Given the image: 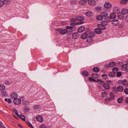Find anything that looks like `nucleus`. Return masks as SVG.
<instances>
[{"label":"nucleus","mask_w":128,"mask_h":128,"mask_svg":"<svg viewBox=\"0 0 128 128\" xmlns=\"http://www.w3.org/2000/svg\"><path fill=\"white\" fill-rule=\"evenodd\" d=\"M88 35V34L87 33L84 32L80 35V38L82 39L85 40L87 38Z\"/></svg>","instance_id":"6"},{"label":"nucleus","mask_w":128,"mask_h":128,"mask_svg":"<svg viewBox=\"0 0 128 128\" xmlns=\"http://www.w3.org/2000/svg\"><path fill=\"white\" fill-rule=\"evenodd\" d=\"M118 70V69L116 67H114L113 68L112 70L114 72L116 73Z\"/></svg>","instance_id":"39"},{"label":"nucleus","mask_w":128,"mask_h":128,"mask_svg":"<svg viewBox=\"0 0 128 128\" xmlns=\"http://www.w3.org/2000/svg\"><path fill=\"white\" fill-rule=\"evenodd\" d=\"M124 92L126 94H128V88H126L124 90Z\"/></svg>","instance_id":"53"},{"label":"nucleus","mask_w":128,"mask_h":128,"mask_svg":"<svg viewBox=\"0 0 128 128\" xmlns=\"http://www.w3.org/2000/svg\"><path fill=\"white\" fill-rule=\"evenodd\" d=\"M36 120L40 122H42L43 121L44 119L42 116L40 115H38L36 116Z\"/></svg>","instance_id":"4"},{"label":"nucleus","mask_w":128,"mask_h":128,"mask_svg":"<svg viewBox=\"0 0 128 128\" xmlns=\"http://www.w3.org/2000/svg\"><path fill=\"white\" fill-rule=\"evenodd\" d=\"M0 126V128H6L5 127Z\"/></svg>","instance_id":"64"},{"label":"nucleus","mask_w":128,"mask_h":128,"mask_svg":"<svg viewBox=\"0 0 128 128\" xmlns=\"http://www.w3.org/2000/svg\"><path fill=\"white\" fill-rule=\"evenodd\" d=\"M70 26H67L66 28V29H68L70 30H75L76 28L74 26H72L70 24Z\"/></svg>","instance_id":"16"},{"label":"nucleus","mask_w":128,"mask_h":128,"mask_svg":"<svg viewBox=\"0 0 128 128\" xmlns=\"http://www.w3.org/2000/svg\"><path fill=\"white\" fill-rule=\"evenodd\" d=\"M18 116L20 118H21L22 120L23 121H25V117L23 116V115L22 114H20L18 115Z\"/></svg>","instance_id":"35"},{"label":"nucleus","mask_w":128,"mask_h":128,"mask_svg":"<svg viewBox=\"0 0 128 128\" xmlns=\"http://www.w3.org/2000/svg\"><path fill=\"white\" fill-rule=\"evenodd\" d=\"M115 74V73L114 72L112 71V72H110L108 74V75L112 77L114 76Z\"/></svg>","instance_id":"36"},{"label":"nucleus","mask_w":128,"mask_h":128,"mask_svg":"<svg viewBox=\"0 0 128 128\" xmlns=\"http://www.w3.org/2000/svg\"><path fill=\"white\" fill-rule=\"evenodd\" d=\"M100 14L102 16V17H106L108 16V13L105 12H102L100 13Z\"/></svg>","instance_id":"25"},{"label":"nucleus","mask_w":128,"mask_h":128,"mask_svg":"<svg viewBox=\"0 0 128 128\" xmlns=\"http://www.w3.org/2000/svg\"><path fill=\"white\" fill-rule=\"evenodd\" d=\"M125 19L126 22H128V14L126 16Z\"/></svg>","instance_id":"59"},{"label":"nucleus","mask_w":128,"mask_h":128,"mask_svg":"<svg viewBox=\"0 0 128 128\" xmlns=\"http://www.w3.org/2000/svg\"><path fill=\"white\" fill-rule=\"evenodd\" d=\"M116 16V15L114 13H111L110 15V18H111L114 19Z\"/></svg>","instance_id":"19"},{"label":"nucleus","mask_w":128,"mask_h":128,"mask_svg":"<svg viewBox=\"0 0 128 128\" xmlns=\"http://www.w3.org/2000/svg\"><path fill=\"white\" fill-rule=\"evenodd\" d=\"M103 85L105 89L106 90H108L110 88V86L108 84H104Z\"/></svg>","instance_id":"29"},{"label":"nucleus","mask_w":128,"mask_h":128,"mask_svg":"<svg viewBox=\"0 0 128 128\" xmlns=\"http://www.w3.org/2000/svg\"><path fill=\"white\" fill-rule=\"evenodd\" d=\"M88 37L94 38L95 37V34L94 32L92 31L90 32L88 34Z\"/></svg>","instance_id":"8"},{"label":"nucleus","mask_w":128,"mask_h":128,"mask_svg":"<svg viewBox=\"0 0 128 128\" xmlns=\"http://www.w3.org/2000/svg\"><path fill=\"white\" fill-rule=\"evenodd\" d=\"M88 0H81L79 1L80 4L82 5L86 4Z\"/></svg>","instance_id":"23"},{"label":"nucleus","mask_w":128,"mask_h":128,"mask_svg":"<svg viewBox=\"0 0 128 128\" xmlns=\"http://www.w3.org/2000/svg\"><path fill=\"white\" fill-rule=\"evenodd\" d=\"M96 19L98 20H102L103 18V17L100 14V15L98 16L96 18Z\"/></svg>","instance_id":"34"},{"label":"nucleus","mask_w":128,"mask_h":128,"mask_svg":"<svg viewBox=\"0 0 128 128\" xmlns=\"http://www.w3.org/2000/svg\"><path fill=\"white\" fill-rule=\"evenodd\" d=\"M92 76L94 78H98L99 77V75L97 74L94 73L92 74Z\"/></svg>","instance_id":"33"},{"label":"nucleus","mask_w":128,"mask_h":128,"mask_svg":"<svg viewBox=\"0 0 128 128\" xmlns=\"http://www.w3.org/2000/svg\"><path fill=\"white\" fill-rule=\"evenodd\" d=\"M1 94L4 96H6L7 95V94L6 92H4L2 93Z\"/></svg>","instance_id":"46"},{"label":"nucleus","mask_w":128,"mask_h":128,"mask_svg":"<svg viewBox=\"0 0 128 128\" xmlns=\"http://www.w3.org/2000/svg\"><path fill=\"white\" fill-rule=\"evenodd\" d=\"M12 110L13 112H14L18 116V112L16 110L14 109H12Z\"/></svg>","instance_id":"56"},{"label":"nucleus","mask_w":128,"mask_h":128,"mask_svg":"<svg viewBox=\"0 0 128 128\" xmlns=\"http://www.w3.org/2000/svg\"><path fill=\"white\" fill-rule=\"evenodd\" d=\"M79 36V34L77 32H76L73 34L72 36V38L73 39H76L78 38Z\"/></svg>","instance_id":"13"},{"label":"nucleus","mask_w":128,"mask_h":128,"mask_svg":"<svg viewBox=\"0 0 128 128\" xmlns=\"http://www.w3.org/2000/svg\"><path fill=\"white\" fill-rule=\"evenodd\" d=\"M102 24H107L108 23L107 21H102L101 22Z\"/></svg>","instance_id":"57"},{"label":"nucleus","mask_w":128,"mask_h":128,"mask_svg":"<svg viewBox=\"0 0 128 128\" xmlns=\"http://www.w3.org/2000/svg\"><path fill=\"white\" fill-rule=\"evenodd\" d=\"M106 82L109 84H110L112 83V82L109 80H107L106 81Z\"/></svg>","instance_id":"60"},{"label":"nucleus","mask_w":128,"mask_h":128,"mask_svg":"<svg viewBox=\"0 0 128 128\" xmlns=\"http://www.w3.org/2000/svg\"><path fill=\"white\" fill-rule=\"evenodd\" d=\"M12 115L13 117H14L17 120L18 119V118L16 116H15L14 114H12Z\"/></svg>","instance_id":"62"},{"label":"nucleus","mask_w":128,"mask_h":128,"mask_svg":"<svg viewBox=\"0 0 128 128\" xmlns=\"http://www.w3.org/2000/svg\"><path fill=\"white\" fill-rule=\"evenodd\" d=\"M40 106L38 105H36L34 106V108L35 109H37L39 108Z\"/></svg>","instance_id":"51"},{"label":"nucleus","mask_w":128,"mask_h":128,"mask_svg":"<svg viewBox=\"0 0 128 128\" xmlns=\"http://www.w3.org/2000/svg\"><path fill=\"white\" fill-rule=\"evenodd\" d=\"M106 26L105 24H98L97 27L102 30L105 29L106 28Z\"/></svg>","instance_id":"10"},{"label":"nucleus","mask_w":128,"mask_h":128,"mask_svg":"<svg viewBox=\"0 0 128 128\" xmlns=\"http://www.w3.org/2000/svg\"><path fill=\"white\" fill-rule=\"evenodd\" d=\"M5 84L7 85H9L10 84V83L9 81L7 80L5 81Z\"/></svg>","instance_id":"52"},{"label":"nucleus","mask_w":128,"mask_h":128,"mask_svg":"<svg viewBox=\"0 0 128 128\" xmlns=\"http://www.w3.org/2000/svg\"><path fill=\"white\" fill-rule=\"evenodd\" d=\"M126 102L128 103V97L126 98Z\"/></svg>","instance_id":"63"},{"label":"nucleus","mask_w":128,"mask_h":128,"mask_svg":"<svg viewBox=\"0 0 128 128\" xmlns=\"http://www.w3.org/2000/svg\"><path fill=\"white\" fill-rule=\"evenodd\" d=\"M116 88L115 87H114L112 88V90L114 91L115 92H116Z\"/></svg>","instance_id":"61"},{"label":"nucleus","mask_w":128,"mask_h":128,"mask_svg":"<svg viewBox=\"0 0 128 128\" xmlns=\"http://www.w3.org/2000/svg\"><path fill=\"white\" fill-rule=\"evenodd\" d=\"M3 2H4V4H9L10 2V0H4Z\"/></svg>","instance_id":"40"},{"label":"nucleus","mask_w":128,"mask_h":128,"mask_svg":"<svg viewBox=\"0 0 128 128\" xmlns=\"http://www.w3.org/2000/svg\"><path fill=\"white\" fill-rule=\"evenodd\" d=\"M58 31L60 32L62 34H65L68 31V30L66 29L62 30L61 29H58Z\"/></svg>","instance_id":"9"},{"label":"nucleus","mask_w":128,"mask_h":128,"mask_svg":"<svg viewBox=\"0 0 128 128\" xmlns=\"http://www.w3.org/2000/svg\"><path fill=\"white\" fill-rule=\"evenodd\" d=\"M92 13L91 12H86L85 14L88 17H90L92 15Z\"/></svg>","instance_id":"28"},{"label":"nucleus","mask_w":128,"mask_h":128,"mask_svg":"<svg viewBox=\"0 0 128 128\" xmlns=\"http://www.w3.org/2000/svg\"><path fill=\"white\" fill-rule=\"evenodd\" d=\"M46 126L44 124H41L39 127V128H46Z\"/></svg>","instance_id":"47"},{"label":"nucleus","mask_w":128,"mask_h":128,"mask_svg":"<svg viewBox=\"0 0 128 128\" xmlns=\"http://www.w3.org/2000/svg\"><path fill=\"white\" fill-rule=\"evenodd\" d=\"M108 94L107 92H102V98H105L107 96Z\"/></svg>","instance_id":"24"},{"label":"nucleus","mask_w":128,"mask_h":128,"mask_svg":"<svg viewBox=\"0 0 128 128\" xmlns=\"http://www.w3.org/2000/svg\"><path fill=\"white\" fill-rule=\"evenodd\" d=\"M117 89L118 92H122L123 90V88L121 86H118L117 88Z\"/></svg>","instance_id":"22"},{"label":"nucleus","mask_w":128,"mask_h":128,"mask_svg":"<svg viewBox=\"0 0 128 128\" xmlns=\"http://www.w3.org/2000/svg\"><path fill=\"white\" fill-rule=\"evenodd\" d=\"M24 110L26 112H27L29 111L30 108L28 107H25L24 109Z\"/></svg>","instance_id":"50"},{"label":"nucleus","mask_w":128,"mask_h":128,"mask_svg":"<svg viewBox=\"0 0 128 128\" xmlns=\"http://www.w3.org/2000/svg\"><path fill=\"white\" fill-rule=\"evenodd\" d=\"M10 96L11 97L14 99H15L17 98L18 96L17 94L15 92H12V93Z\"/></svg>","instance_id":"5"},{"label":"nucleus","mask_w":128,"mask_h":128,"mask_svg":"<svg viewBox=\"0 0 128 128\" xmlns=\"http://www.w3.org/2000/svg\"><path fill=\"white\" fill-rule=\"evenodd\" d=\"M94 31L96 34H101L102 32V30L97 27L94 29Z\"/></svg>","instance_id":"7"},{"label":"nucleus","mask_w":128,"mask_h":128,"mask_svg":"<svg viewBox=\"0 0 128 128\" xmlns=\"http://www.w3.org/2000/svg\"><path fill=\"white\" fill-rule=\"evenodd\" d=\"M26 124L29 126L31 128H33V126H32V125L29 122H26Z\"/></svg>","instance_id":"55"},{"label":"nucleus","mask_w":128,"mask_h":128,"mask_svg":"<svg viewBox=\"0 0 128 128\" xmlns=\"http://www.w3.org/2000/svg\"><path fill=\"white\" fill-rule=\"evenodd\" d=\"M122 74V72H118L117 73V76L118 77H120Z\"/></svg>","instance_id":"49"},{"label":"nucleus","mask_w":128,"mask_h":128,"mask_svg":"<svg viewBox=\"0 0 128 128\" xmlns=\"http://www.w3.org/2000/svg\"><path fill=\"white\" fill-rule=\"evenodd\" d=\"M110 97L106 98L105 100L106 102L108 103L109 101L114 100L115 98V95L114 93L111 92L109 94Z\"/></svg>","instance_id":"2"},{"label":"nucleus","mask_w":128,"mask_h":128,"mask_svg":"<svg viewBox=\"0 0 128 128\" xmlns=\"http://www.w3.org/2000/svg\"><path fill=\"white\" fill-rule=\"evenodd\" d=\"M6 88L5 86L3 84H0V91L4 90Z\"/></svg>","instance_id":"26"},{"label":"nucleus","mask_w":128,"mask_h":128,"mask_svg":"<svg viewBox=\"0 0 128 128\" xmlns=\"http://www.w3.org/2000/svg\"><path fill=\"white\" fill-rule=\"evenodd\" d=\"M123 100L122 97H120L118 99V103H120L122 102Z\"/></svg>","instance_id":"42"},{"label":"nucleus","mask_w":128,"mask_h":128,"mask_svg":"<svg viewBox=\"0 0 128 128\" xmlns=\"http://www.w3.org/2000/svg\"><path fill=\"white\" fill-rule=\"evenodd\" d=\"M76 22V20L74 18H72L70 21V22Z\"/></svg>","instance_id":"44"},{"label":"nucleus","mask_w":128,"mask_h":128,"mask_svg":"<svg viewBox=\"0 0 128 128\" xmlns=\"http://www.w3.org/2000/svg\"><path fill=\"white\" fill-rule=\"evenodd\" d=\"M112 24H117L119 23V22L118 20L116 19H114L112 20L111 21Z\"/></svg>","instance_id":"31"},{"label":"nucleus","mask_w":128,"mask_h":128,"mask_svg":"<svg viewBox=\"0 0 128 128\" xmlns=\"http://www.w3.org/2000/svg\"><path fill=\"white\" fill-rule=\"evenodd\" d=\"M90 82L94 81L96 82V80L94 78L91 77H89L88 78Z\"/></svg>","instance_id":"43"},{"label":"nucleus","mask_w":128,"mask_h":128,"mask_svg":"<svg viewBox=\"0 0 128 128\" xmlns=\"http://www.w3.org/2000/svg\"><path fill=\"white\" fill-rule=\"evenodd\" d=\"M96 82L98 84H103L104 83V82L103 81L100 79L97 80H96Z\"/></svg>","instance_id":"32"},{"label":"nucleus","mask_w":128,"mask_h":128,"mask_svg":"<svg viewBox=\"0 0 128 128\" xmlns=\"http://www.w3.org/2000/svg\"><path fill=\"white\" fill-rule=\"evenodd\" d=\"M93 71L96 72H98L99 71V68L97 67H94L92 69Z\"/></svg>","instance_id":"30"},{"label":"nucleus","mask_w":128,"mask_h":128,"mask_svg":"<svg viewBox=\"0 0 128 128\" xmlns=\"http://www.w3.org/2000/svg\"><path fill=\"white\" fill-rule=\"evenodd\" d=\"M4 4V2L0 0V7H2Z\"/></svg>","instance_id":"48"},{"label":"nucleus","mask_w":128,"mask_h":128,"mask_svg":"<svg viewBox=\"0 0 128 128\" xmlns=\"http://www.w3.org/2000/svg\"><path fill=\"white\" fill-rule=\"evenodd\" d=\"M114 12H118V8L116 7H115L114 8Z\"/></svg>","instance_id":"58"},{"label":"nucleus","mask_w":128,"mask_h":128,"mask_svg":"<svg viewBox=\"0 0 128 128\" xmlns=\"http://www.w3.org/2000/svg\"><path fill=\"white\" fill-rule=\"evenodd\" d=\"M89 4L91 6H94L96 2L94 0H89L88 1Z\"/></svg>","instance_id":"15"},{"label":"nucleus","mask_w":128,"mask_h":128,"mask_svg":"<svg viewBox=\"0 0 128 128\" xmlns=\"http://www.w3.org/2000/svg\"><path fill=\"white\" fill-rule=\"evenodd\" d=\"M82 74L86 76H88V72L86 71H84L82 72Z\"/></svg>","instance_id":"38"},{"label":"nucleus","mask_w":128,"mask_h":128,"mask_svg":"<svg viewBox=\"0 0 128 128\" xmlns=\"http://www.w3.org/2000/svg\"><path fill=\"white\" fill-rule=\"evenodd\" d=\"M4 100L6 102H7L9 104H10L12 102V100L10 98H5Z\"/></svg>","instance_id":"37"},{"label":"nucleus","mask_w":128,"mask_h":128,"mask_svg":"<svg viewBox=\"0 0 128 128\" xmlns=\"http://www.w3.org/2000/svg\"><path fill=\"white\" fill-rule=\"evenodd\" d=\"M76 20L79 21L78 23L72 22L70 24H83L84 22L82 21L84 19V17L80 16H78L76 17Z\"/></svg>","instance_id":"3"},{"label":"nucleus","mask_w":128,"mask_h":128,"mask_svg":"<svg viewBox=\"0 0 128 128\" xmlns=\"http://www.w3.org/2000/svg\"><path fill=\"white\" fill-rule=\"evenodd\" d=\"M128 2L127 0H121L120 3L122 4H126L127 3V2Z\"/></svg>","instance_id":"41"},{"label":"nucleus","mask_w":128,"mask_h":128,"mask_svg":"<svg viewBox=\"0 0 128 128\" xmlns=\"http://www.w3.org/2000/svg\"><path fill=\"white\" fill-rule=\"evenodd\" d=\"M95 9L96 11H99L101 9V8L100 6H97L96 8Z\"/></svg>","instance_id":"54"},{"label":"nucleus","mask_w":128,"mask_h":128,"mask_svg":"<svg viewBox=\"0 0 128 128\" xmlns=\"http://www.w3.org/2000/svg\"><path fill=\"white\" fill-rule=\"evenodd\" d=\"M124 15L121 12H119L117 16L118 18L122 20L124 18Z\"/></svg>","instance_id":"11"},{"label":"nucleus","mask_w":128,"mask_h":128,"mask_svg":"<svg viewBox=\"0 0 128 128\" xmlns=\"http://www.w3.org/2000/svg\"><path fill=\"white\" fill-rule=\"evenodd\" d=\"M122 70L123 71H128V69L127 68V65L124 64L122 66Z\"/></svg>","instance_id":"18"},{"label":"nucleus","mask_w":128,"mask_h":128,"mask_svg":"<svg viewBox=\"0 0 128 128\" xmlns=\"http://www.w3.org/2000/svg\"><path fill=\"white\" fill-rule=\"evenodd\" d=\"M122 12L124 14H126L128 13V10L126 9L123 8L122 10Z\"/></svg>","instance_id":"27"},{"label":"nucleus","mask_w":128,"mask_h":128,"mask_svg":"<svg viewBox=\"0 0 128 128\" xmlns=\"http://www.w3.org/2000/svg\"><path fill=\"white\" fill-rule=\"evenodd\" d=\"M25 100V98L23 96H20L19 98H16L14 99V103L16 105H18L20 104L21 101H23Z\"/></svg>","instance_id":"1"},{"label":"nucleus","mask_w":128,"mask_h":128,"mask_svg":"<svg viewBox=\"0 0 128 128\" xmlns=\"http://www.w3.org/2000/svg\"><path fill=\"white\" fill-rule=\"evenodd\" d=\"M85 28L84 26H81L79 27L78 30V31L79 32H82L84 31Z\"/></svg>","instance_id":"14"},{"label":"nucleus","mask_w":128,"mask_h":128,"mask_svg":"<svg viewBox=\"0 0 128 128\" xmlns=\"http://www.w3.org/2000/svg\"><path fill=\"white\" fill-rule=\"evenodd\" d=\"M102 78L104 80L106 79L107 78V75L105 74L102 75Z\"/></svg>","instance_id":"45"},{"label":"nucleus","mask_w":128,"mask_h":128,"mask_svg":"<svg viewBox=\"0 0 128 128\" xmlns=\"http://www.w3.org/2000/svg\"><path fill=\"white\" fill-rule=\"evenodd\" d=\"M122 85L124 86H128V81L125 80H124L122 82Z\"/></svg>","instance_id":"20"},{"label":"nucleus","mask_w":128,"mask_h":128,"mask_svg":"<svg viewBox=\"0 0 128 128\" xmlns=\"http://www.w3.org/2000/svg\"><path fill=\"white\" fill-rule=\"evenodd\" d=\"M116 65V63L114 62H110L109 64H107L105 65V66L107 68L109 67H112Z\"/></svg>","instance_id":"12"},{"label":"nucleus","mask_w":128,"mask_h":128,"mask_svg":"<svg viewBox=\"0 0 128 128\" xmlns=\"http://www.w3.org/2000/svg\"><path fill=\"white\" fill-rule=\"evenodd\" d=\"M87 42L89 43H92L93 41V38L88 37L86 40Z\"/></svg>","instance_id":"21"},{"label":"nucleus","mask_w":128,"mask_h":128,"mask_svg":"<svg viewBox=\"0 0 128 128\" xmlns=\"http://www.w3.org/2000/svg\"><path fill=\"white\" fill-rule=\"evenodd\" d=\"M104 6L105 8H109L111 7L112 5L110 3H107L104 4Z\"/></svg>","instance_id":"17"}]
</instances>
